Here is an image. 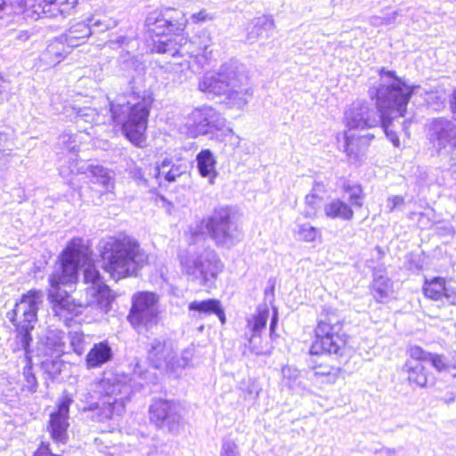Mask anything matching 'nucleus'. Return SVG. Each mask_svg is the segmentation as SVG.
Returning a JSON list of instances; mask_svg holds the SVG:
<instances>
[{"label":"nucleus","mask_w":456,"mask_h":456,"mask_svg":"<svg viewBox=\"0 0 456 456\" xmlns=\"http://www.w3.org/2000/svg\"><path fill=\"white\" fill-rule=\"evenodd\" d=\"M90 35H92V28L88 21H78L72 24L61 37L69 48H74L84 44Z\"/></svg>","instance_id":"nucleus-25"},{"label":"nucleus","mask_w":456,"mask_h":456,"mask_svg":"<svg viewBox=\"0 0 456 456\" xmlns=\"http://www.w3.org/2000/svg\"><path fill=\"white\" fill-rule=\"evenodd\" d=\"M322 203V196L314 193H308L305 198V208L304 210V216L306 218H313L316 216L318 209Z\"/></svg>","instance_id":"nucleus-40"},{"label":"nucleus","mask_w":456,"mask_h":456,"mask_svg":"<svg viewBox=\"0 0 456 456\" xmlns=\"http://www.w3.org/2000/svg\"><path fill=\"white\" fill-rule=\"evenodd\" d=\"M187 366V363H183V360L179 356L176 357L173 354L172 357L169 359L168 364L164 368V370H169L175 374H179Z\"/></svg>","instance_id":"nucleus-49"},{"label":"nucleus","mask_w":456,"mask_h":456,"mask_svg":"<svg viewBox=\"0 0 456 456\" xmlns=\"http://www.w3.org/2000/svg\"><path fill=\"white\" fill-rule=\"evenodd\" d=\"M343 325L344 319L337 310L324 308L314 330L315 339L310 348L311 354H345L346 336L342 332Z\"/></svg>","instance_id":"nucleus-10"},{"label":"nucleus","mask_w":456,"mask_h":456,"mask_svg":"<svg viewBox=\"0 0 456 456\" xmlns=\"http://www.w3.org/2000/svg\"><path fill=\"white\" fill-rule=\"evenodd\" d=\"M42 302L43 293L39 290H30L6 314L7 319L16 328V335L11 343V348L13 353L20 354L19 357L22 362L29 363L31 361L30 331L37 322V311Z\"/></svg>","instance_id":"nucleus-6"},{"label":"nucleus","mask_w":456,"mask_h":456,"mask_svg":"<svg viewBox=\"0 0 456 456\" xmlns=\"http://www.w3.org/2000/svg\"><path fill=\"white\" fill-rule=\"evenodd\" d=\"M185 172V167L180 164H175L172 159H165L155 167V177L164 179L169 183L175 182L177 177Z\"/></svg>","instance_id":"nucleus-30"},{"label":"nucleus","mask_w":456,"mask_h":456,"mask_svg":"<svg viewBox=\"0 0 456 456\" xmlns=\"http://www.w3.org/2000/svg\"><path fill=\"white\" fill-rule=\"evenodd\" d=\"M323 212L329 219L351 221L354 217L352 207L340 199H333L323 206Z\"/></svg>","instance_id":"nucleus-26"},{"label":"nucleus","mask_w":456,"mask_h":456,"mask_svg":"<svg viewBox=\"0 0 456 456\" xmlns=\"http://www.w3.org/2000/svg\"><path fill=\"white\" fill-rule=\"evenodd\" d=\"M218 305H220L219 300L208 299L202 301H193L190 303L188 308L190 311H196L200 314H215L216 309H218Z\"/></svg>","instance_id":"nucleus-42"},{"label":"nucleus","mask_w":456,"mask_h":456,"mask_svg":"<svg viewBox=\"0 0 456 456\" xmlns=\"http://www.w3.org/2000/svg\"><path fill=\"white\" fill-rule=\"evenodd\" d=\"M201 92L213 95H224L231 108L243 109L253 95L246 66L238 61L223 63L216 71L206 73L199 82Z\"/></svg>","instance_id":"nucleus-3"},{"label":"nucleus","mask_w":456,"mask_h":456,"mask_svg":"<svg viewBox=\"0 0 456 456\" xmlns=\"http://www.w3.org/2000/svg\"><path fill=\"white\" fill-rule=\"evenodd\" d=\"M276 326V316H273L270 324V332L273 333Z\"/></svg>","instance_id":"nucleus-64"},{"label":"nucleus","mask_w":456,"mask_h":456,"mask_svg":"<svg viewBox=\"0 0 456 456\" xmlns=\"http://www.w3.org/2000/svg\"><path fill=\"white\" fill-rule=\"evenodd\" d=\"M129 175L139 185H143V186L148 185V182L144 178L143 173L139 167H137V166L131 167L129 168Z\"/></svg>","instance_id":"nucleus-54"},{"label":"nucleus","mask_w":456,"mask_h":456,"mask_svg":"<svg viewBox=\"0 0 456 456\" xmlns=\"http://www.w3.org/2000/svg\"><path fill=\"white\" fill-rule=\"evenodd\" d=\"M405 114V112L403 115H400L396 110L392 111L387 110L386 115L382 116L380 124L382 126V128L387 137V139L393 143L395 147L400 146V140L399 137L394 130L390 128V119H394L396 117H403Z\"/></svg>","instance_id":"nucleus-39"},{"label":"nucleus","mask_w":456,"mask_h":456,"mask_svg":"<svg viewBox=\"0 0 456 456\" xmlns=\"http://www.w3.org/2000/svg\"><path fill=\"white\" fill-rule=\"evenodd\" d=\"M345 192L348 193V200L352 206L358 208L362 207L363 193L362 187L359 184L346 183L344 185Z\"/></svg>","instance_id":"nucleus-43"},{"label":"nucleus","mask_w":456,"mask_h":456,"mask_svg":"<svg viewBox=\"0 0 456 456\" xmlns=\"http://www.w3.org/2000/svg\"><path fill=\"white\" fill-rule=\"evenodd\" d=\"M102 268L115 281L134 275L147 261V256L134 239L111 238L102 251Z\"/></svg>","instance_id":"nucleus-5"},{"label":"nucleus","mask_w":456,"mask_h":456,"mask_svg":"<svg viewBox=\"0 0 456 456\" xmlns=\"http://www.w3.org/2000/svg\"><path fill=\"white\" fill-rule=\"evenodd\" d=\"M30 37H31V34L27 30H21V31L18 32L16 35V38L21 42H25V41L28 40L30 38Z\"/></svg>","instance_id":"nucleus-60"},{"label":"nucleus","mask_w":456,"mask_h":456,"mask_svg":"<svg viewBox=\"0 0 456 456\" xmlns=\"http://www.w3.org/2000/svg\"><path fill=\"white\" fill-rule=\"evenodd\" d=\"M111 348L106 342L95 344L86 355V363L90 368H96L111 358Z\"/></svg>","instance_id":"nucleus-33"},{"label":"nucleus","mask_w":456,"mask_h":456,"mask_svg":"<svg viewBox=\"0 0 456 456\" xmlns=\"http://www.w3.org/2000/svg\"><path fill=\"white\" fill-rule=\"evenodd\" d=\"M406 354L409 356L408 360L420 363L427 362L428 357H430L429 352L425 351L422 347L416 345L409 346Z\"/></svg>","instance_id":"nucleus-45"},{"label":"nucleus","mask_w":456,"mask_h":456,"mask_svg":"<svg viewBox=\"0 0 456 456\" xmlns=\"http://www.w3.org/2000/svg\"><path fill=\"white\" fill-rule=\"evenodd\" d=\"M70 346L73 351L78 355L82 354L85 351V338L80 332H70L69 335Z\"/></svg>","instance_id":"nucleus-47"},{"label":"nucleus","mask_w":456,"mask_h":456,"mask_svg":"<svg viewBox=\"0 0 456 456\" xmlns=\"http://www.w3.org/2000/svg\"><path fill=\"white\" fill-rule=\"evenodd\" d=\"M207 234H208V225L207 218H204L190 224L184 235L189 247H201L202 245L199 244L205 240Z\"/></svg>","instance_id":"nucleus-32"},{"label":"nucleus","mask_w":456,"mask_h":456,"mask_svg":"<svg viewBox=\"0 0 456 456\" xmlns=\"http://www.w3.org/2000/svg\"><path fill=\"white\" fill-rule=\"evenodd\" d=\"M415 86L407 85L395 71H380V84L375 89L376 105L373 108L364 101H356L344 112V124L348 131L377 127L387 110H396L400 115L406 112L409 100Z\"/></svg>","instance_id":"nucleus-2"},{"label":"nucleus","mask_w":456,"mask_h":456,"mask_svg":"<svg viewBox=\"0 0 456 456\" xmlns=\"http://www.w3.org/2000/svg\"><path fill=\"white\" fill-rule=\"evenodd\" d=\"M393 292V284L389 278L386 276H378L374 279L372 284V295L378 302H383L388 298Z\"/></svg>","instance_id":"nucleus-35"},{"label":"nucleus","mask_w":456,"mask_h":456,"mask_svg":"<svg viewBox=\"0 0 456 456\" xmlns=\"http://www.w3.org/2000/svg\"><path fill=\"white\" fill-rule=\"evenodd\" d=\"M4 80L2 78V77L0 76V102L3 101V94H4Z\"/></svg>","instance_id":"nucleus-63"},{"label":"nucleus","mask_w":456,"mask_h":456,"mask_svg":"<svg viewBox=\"0 0 456 456\" xmlns=\"http://www.w3.org/2000/svg\"><path fill=\"white\" fill-rule=\"evenodd\" d=\"M326 187L327 184L324 182L315 180L313 184L311 192L319 195L323 194L326 192Z\"/></svg>","instance_id":"nucleus-58"},{"label":"nucleus","mask_w":456,"mask_h":456,"mask_svg":"<svg viewBox=\"0 0 456 456\" xmlns=\"http://www.w3.org/2000/svg\"><path fill=\"white\" fill-rule=\"evenodd\" d=\"M215 19V15L202 9L198 12L191 15V20L195 24H201L208 21H212Z\"/></svg>","instance_id":"nucleus-50"},{"label":"nucleus","mask_w":456,"mask_h":456,"mask_svg":"<svg viewBox=\"0 0 456 456\" xmlns=\"http://www.w3.org/2000/svg\"><path fill=\"white\" fill-rule=\"evenodd\" d=\"M215 314L217 315V317L219 318L220 322L222 323H224L225 322V314H224V312L221 306V304L218 305V309H216V311L215 312Z\"/></svg>","instance_id":"nucleus-62"},{"label":"nucleus","mask_w":456,"mask_h":456,"mask_svg":"<svg viewBox=\"0 0 456 456\" xmlns=\"http://www.w3.org/2000/svg\"><path fill=\"white\" fill-rule=\"evenodd\" d=\"M159 300V296L153 292H137L133 296L127 321L135 330H148L158 323Z\"/></svg>","instance_id":"nucleus-12"},{"label":"nucleus","mask_w":456,"mask_h":456,"mask_svg":"<svg viewBox=\"0 0 456 456\" xmlns=\"http://www.w3.org/2000/svg\"><path fill=\"white\" fill-rule=\"evenodd\" d=\"M69 49L61 37L52 40L39 55L40 67L46 69L56 66L70 53Z\"/></svg>","instance_id":"nucleus-23"},{"label":"nucleus","mask_w":456,"mask_h":456,"mask_svg":"<svg viewBox=\"0 0 456 456\" xmlns=\"http://www.w3.org/2000/svg\"><path fill=\"white\" fill-rule=\"evenodd\" d=\"M149 418L158 428H167L169 432H174L182 421L180 405L171 400H154L149 409Z\"/></svg>","instance_id":"nucleus-16"},{"label":"nucleus","mask_w":456,"mask_h":456,"mask_svg":"<svg viewBox=\"0 0 456 456\" xmlns=\"http://www.w3.org/2000/svg\"><path fill=\"white\" fill-rule=\"evenodd\" d=\"M196 161L200 175L208 178L210 184H214L217 172L216 170V160L212 151L208 149L201 150L196 157Z\"/></svg>","instance_id":"nucleus-27"},{"label":"nucleus","mask_w":456,"mask_h":456,"mask_svg":"<svg viewBox=\"0 0 456 456\" xmlns=\"http://www.w3.org/2000/svg\"><path fill=\"white\" fill-rule=\"evenodd\" d=\"M443 299H445L448 304L456 305V288H452L445 282Z\"/></svg>","instance_id":"nucleus-55"},{"label":"nucleus","mask_w":456,"mask_h":456,"mask_svg":"<svg viewBox=\"0 0 456 456\" xmlns=\"http://www.w3.org/2000/svg\"><path fill=\"white\" fill-rule=\"evenodd\" d=\"M274 27V20L271 16L255 18L247 27V40L252 44L260 38H269Z\"/></svg>","instance_id":"nucleus-24"},{"label":"nucleus","mask_w":456,"mask_h":456,"mask_svg":"<svg viewBox=\"0 0 456 456\" xmlns=\"http://www.w3.org/2000/svg\"><path fill=\"white\" fill-rule=\"evenodd\" d=\"M106 116L101 114L97 110L90 107L84 108L78 111V121H84L94 125H101L106 122Z\"/></svg>","instance_id":"nucleus-41"},{"label":"nucleus","mask_w":456,"mask_h":456,"mask_svg":"<svg viewBox=\"0 0 456 456\" xmlns=\"http://www.w3.org/2000/svg\"><path fill=\"white\" fill-rule=\"evenodd\" d=\"M173 354V346L165 338H155L149 344L147 359L155 369L164 370Z\"/></svg>","instance_id":"nucleus-21"},{"label":"nucleus","mask_w":456,"mask_h":456,"mask_svg":"<svg viewBox=\"0 0 456 456\" xmlns=\"http://www.w3.org/2000/svg\"><path fill=\"white\" fill-rule=\"evenodd\" d=\"M398 15L397 12H394L389 15L384 17L373 16L370 18V24L373 26L390 25L395 22Z\"/></svg>","instance_id":"nucleus-51"},{"label":"nucleus","mask_w":456,"mask_h":456,"mask_svg":"<svg viewBox=\"0 0 456 456\" xmlns=\"http://www.w3.org/2000/svg\"><path fill=\"white\" fill-rule=\"evenodd\" d=\"M66 338L65 332L61 330H47L37 343L38 354L52 358L61 357L66 350Z\"/></svg>","instance_id":"nucleus-19"},{"label":"nucleus","mask_w":456,"mask_h":456,"mask_svg":"<svg viewBox=\"0 0 456 456\" xmlns=\"http://www.w3.org/2000/svg\"><path fill=\"white\" fill-rule=\"evenodd\" d=\"M407 373V380L411 386L425 387L428 384V373L422 363L407 360L403 367Z\"/></svg>","instance_id":"nucleus-28"},{"label":"nucleus","mask_w":456,"mask_h":456,"mask_svg":"<svg viewBox=\"0 0 456 456\" xmlns=\"http://www.w3.org/2000/svg\"><path fill=\"white\" fill-rule=\"evenodd\" d=\"M29 4L27 17L37 20L43 17H56L59 14L70 13L77 6L78 0H26Z\"/></svg>","instance_id":"nucleus-17"},{"label":"nucleus","mask_w":456,"mask_h":456,"mask_svg":"<svg viewBox=\"0 0 456 456\" xmlns=\"http://www.w3.org/2000/svg\"><path fill=\"white\" fill-rule=\"evenodd\" d=\"M29 9V4L26 0H0V25L2 21L11 15L20 16L22 15L26 20H30L27 17V11Z\"/></svg>","instance_id":"nucleus-29"},{"label":"nucleus","mask_w":456,"mask_h":456,"mask_svg":"<svg viewBox=\"0 0 456 456\" xmlns=\"http://www.w3.org/2000/svg\"><path fill=\"white\" fill-rule=\"evenodd\" d=\"M130 43V39L126 36H117L107 42V45L114 50L126 47Z\"/></svg>","instance_id":"nucleus-53"},{"label":"nucleus","mask_w":456,"mask_h":456,"mask_svg":"<svg viewBox=\"0 0 456 456\" xmlns=\"http://www.w3.org/2000/svg\"><path fill=\"white\" fill-rule=\"evenodd\" d=\"M450 102H451L452 111L456 118V88L454 89V91L452 94Z\"/></svg>","instance_id":"nucleus-61"},{"label":"nucleus","mask_w":456,"mask_h":456,"mask_svg":"<svg viewBox=\"0 0 456 456\" xmlns=\"http://www.w3.org/2000/svg\"><path fill=\"white\" fill-rule=\"evenodd\" d=\"M150 31L158 37L153 38V44L165 37L174 38L175 36H168L167 33H175L184 28L187 20L182 12L175 9H166L160 12L151 13L146 20ZM153 51L156 52L153 47Z\"/></svg>","instance_id":"nucleus-15"},{"label":"nucleus","mask_w":456,"mask_h":456,"mask_svg":"<svg viewBox=\"0 0 456 456\" xmlns=\"http://www.w3.org/2000/svg\"><path fill=\"white\" fill-rule=\"evenodd\" d=\"M374 137L373 134L360 135L346 130L344 132V151L351 161H358Z\"/></svg>","instance_id":"nucleus-22"},{"label":"nucleus","mask_w":456,"mask_h":456,"mask_svg":"<svg viewBox=\"0 0 456 456\" xmlns=\"http://www.w3.org/2000/svg\"><path fill=\"white\" fill-rule=\"evenodd\" d=\"M25 366L23 367V378L24 384L23 389L27 390L29 393H34L37 387V381L35 377V374L32 371V362L29 361V363L24 362Z\"/></svg>","instance_id":"nucleus-44"},{"label":"nucleus","mask_w":456,"mask_h":456,"mask_svg":"<svg viewBox=\"0 0 456 456\" xmlns=\"http://www.w3.org/2000/svg\"><path fill=\"white\" fill-rule=\"evenodd\" d=\"M181 269L191 281L211 287L224 270V264L210 247H188L179 255Z\"/></svg>","instance_id":"nucleus-8"},{"label":"nucleus","mask_w":456,"mask_h":456,"mask_svg":"<svg viewBox=\"0 0 456 456\" xmlns=\"http://www.w3.org/2000/svg\"><path fill=\"white\" fill-rule=\"evenodd\" d=\"M428 138L441 157L456 158V124L452 120L437 118L428 124Z\"/></svg>","instance_id":"nucleus-14"},{"label":"nucleus","mask_w":456,"mask_h":456,"mask_svg":"<svg viewBox=\"0 0 456 456\" xmlns=\"http://www.w3.org/2000/svg\"><path fill=\"white\" fill-rule=\"evenodd\" d=\"M91 182L101 185L106 192H111L115 186L114 174L102 166H91L89 168Z\"/></svg>","instance_id":"nucleus-31"},{"label":"nucleus","mask_w":456,"mask_h":456,"mask_svg":"<svg viewBox=\"0 0 456 456\" xmlns=\"http://www.w3.org/2000/svg\"><path fill=\"white\" fill-rule=\"evenodd\" d=\"M192 355L193 354L191 349H185L182 352L179 357L183 360V363H187V365H189L192 359Z\"/></svg>","instance_id":"nucleus-59"},{"label":"nucleus","mask_w":456,"mask_h":456,"mask_svg":"<svg viewBox=\"0 0 456 456\" xmlns=\"http://www.w3.org/2000/svg\"><path fill=\"white\" fill-rule=\"evenodd\" d=\"M88 24L92 28V34L104 32L108 29L113 28L118 25L116 20L109 17L106 14H94L87 20Z\"/></svg>","instance_id":"nucleus-36"},{"label":"nucleus","mask_w":456,"mask_h":456,"mask_svg":"<svg viewBox=\"0 0 456 456\" xmlns=\"http://www.w3.org/2000/svg\"><path fill=\"white\" fill-rule=\"evenodd\" d=\"M444 283L445 280L441 277L426 281L423 288L425 296L433 300H442L443 294H444Z\"/></svg>","instance_id":"nucleus-37"},{"label":"nucleus","mask_w":456,"mask_h":456,"mask_svg":"<svg viewBox=\"0 0 456 456\" xmlns=\"http://www.w3.org/2000/svg\"><path fill=\"white\" fill-rule=\"evenodd\" d=\"M339 370L330 366H319L314 369V375L327 377L328 382L334 383L338 377Z\"/></svg>","instance_id":"nucleus-48"},{"label":"nucleus","mask_w":456,"mask_h":456,"mask_svg":"<svg viewBox=\"0 0 456 456\" xmlns=\"http://www.w3.org/2000/svg\"><path fill=\"white\" fill-rule=\"evenodd\" d=\"M220 456H240L237 443L230 438H225L222 442Z\"/></svg>","instance_id":"nucleus-46"},{"label":"nucleus","mask_w":456,"mask_h":456,"mask_svg":"<svg viewBox=\"0 0 456 456\" xmlns=\"http://www.w3.org/2000/svg\"><path fill=\"white\" fill-rule=\"evenodd\" d=\"M269 318V310L257 309V313L248 319L247 329L250 332L248 338V346L256 354H267L271 351V346L268 340H263L261 333L266 328Z\"/></svg>","instance_id":"nucleus-18"},{"label":"nucleus","mask_w":456,"mask_h":456,"mask_svg":"<svg viewBox=\"0 0 456 456\" xmlns=\"http://www.w3.org/2000/svg\"><path fill=\"white\" fill-rule=\"evenodd\" d=\"M69 407V402L63 401L59 404L58 410L50 416L48 430L52 439L56 444H64L68 439L67 429L69 426L68 422Z\"/></svg>","instance_id":"nucleus-20"},{"label":"nucleus","mask_w":456,"mask_h":456,"mask_svg":"<svg viewBox=\"0 0 456 456\" xmlns=\"http://www.w3.org/2000/svg\"><path fill=\"white\" fill-rule=\"evenodd\" d=\"M81 240L75 239L63 251L60 264L49 277L50 289L48 297L52 304L54 315L66 324L74 316L81 314L84 305L76 303L60 286L72 285L77 280V269L80 265H86L84 270L85 283L90 285L86 288L87 295L91 296L87 305H94L102 313H108L111 308L112 297L110 289L103 282L100 272L88 259L81 248Z\"/></svg>","instance_id":"nucleus-1"},{"label":"nucleus","mask_w":456,"mask_h":456,"mask_svg":"<svg viewBox=\"0 0 456 456\" xmlns=\"http://www.w3.org/2000/svg\"><path fill=\"white\" fill-rule=\"evenodd\" d=\"M282 384L289 389L300 393L305 389L304 378L300 371L290 365H286L281 369Z\"/></svg>","instance_id":"nucleus-34"},{"label":"nucleus","mask_w":456,"mask_h":456,"mask_svg":"<svg viewBox=\"0 0 456 456\" xmlns=\"http://www.w3.org/2000/svg\"><path fill=\"white\" fill-rule=\"evenodd\" d=\"M184 126L192 138L208 136L209 139L223 142L225 137H233V132L226 126V119L211 106L195 108L185 118Z\"/></svg>","instance_id":"nucleus-11"},{"label":"nucleus","mask_w":456,"mask_h":456,"mask_svg":"<svg viewBox=\"0 0 456 456\" xmlns=\"http://www.w3.org/2000/svg\"><path fill=\"white\" fill-rule=\"evenodd\" d=\"M428 361H429L433 367L438 371L445 370L449 367L445 362L444 356L442 354L430 353V357H428Z\"/></svg>","instance_id":"nucleus-52"},{"label":"nucleus","mask_w":456,"mask_h":456,"mask_svg":"<svg viewBox=\"0 0 456 456\" xmlns=\"http://www.w3.org/2000/svg\"><path fill=\"white\" fill-rule=\"evenodd\" d=\"M134 390L130 379L124 375H105L95 384L94 393L99 402L95 403L94 409L100 410L101 419H111L114 415L119 416L125 410V402L130 398Z\"/></svg>","instance_id":"nucleus-9"},{"label":"nucleus","mask_w":456,"mask_h":456,"mask_svg":"<svg viewBox=\"0 0 456 456\" xmlns=\"http://www.w3.org/2000/svg\"><path fill=\"white\" fill-rule=\"evenodd\" d=\"M403 197L399 195L391 196L387 200V208L389 212H393L396 208L403 205Z\"/></svg>","instance_id":"nucleus-56"},{"label":"nucleus","mask_w":456,"mask_h":456,"mask_svg":"<svg viewBox=\"0 0 456 456\" xmlns=\"http://www.w3.org/2000/svg\"><path fill=\"white\" fill-rule=\"evenodd\" d=\"M152 102L151 94L144 90L118 95L110 103L111 120L121 126L124 135L134 145L140 146L144 141Z\"/></svg>","instance_id":"nucleus-4"},{"label":"nucleus","mask_w":456,"mask_h":456,"mask_svg":"<svg viewBox=\"0 0 456 456\" xmlns=\"http://www.w3.org/2000/svg\"><path fill=\"white\" fill-rule=\"evenodd\" d=\"M213 37L207 29H202L188 39L180 35L174 38L165 37L155 41L154 48L159 53L173 58L183 57L190 64L195 62L200 68L208 65L212 59Z\"/></svg>","instance_id":"nucleus-7"},{"label":"nucleus","mask_w":456,"mask_h":456,"mask_svg":"<svg viewBox=\"0 0 456 456\" xmlns=\"http://www.w3.org/2000/svg\"><path fill=\"white\" fill-rule=\"evenodd\" d=\"M60 140L61 141L62 143L68 144L67 148L71 152H77V145H75V144L71 145V143L75 142V140L73 139V135L72 134H63L60 137Z\"/></svg>","instance_id":"nucleus-57"},{"label":"nucleus","mask_w":456,"mask_h":456,"mask_svg":"<svg viewBox=\"0 0 456 456\" xmlns=\"http://www.w3.org/2000/svg\"><path fill=\"white\" fill-rule=\"evenodd\" d=\"M208 235L217 246L230 248L234 245L238 227L229 206H218L207 217Z\"/></svg>","instance_id":"nucleus-13"},{"label":"nucleus","mask_w":456,"mask_h":456,"mask_svg":"<svg viewBox=\"0 0 456 456\" xmlns=\"http://www.w3.org/2000/svg\"><path fill=\"white\" fill-rule=\"evenodd\" d=\"M295 234L298 240L305 242H313L321 238V231L309 223L297 224Z\"/></svg>","instance_id":"nucleus-38"}]
</instances>
